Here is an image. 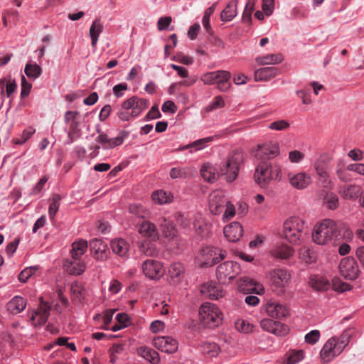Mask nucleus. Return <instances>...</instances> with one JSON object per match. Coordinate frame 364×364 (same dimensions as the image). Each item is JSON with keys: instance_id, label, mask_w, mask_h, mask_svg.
Segmentation results:
<instances>
[{"instance_id": "6e6552de", "label": "nucleus", "mask_w": 364, "mask_h": 364, "mask_svg": "<svg viewBox=\"0 0 364 364\" xmlns=\"http://www.w3.org/2000/svg\"><path fill=\"white\" fill-rule=\"evenodd\" d=\"M291 274L284 269H275L269 272L270 286L278 296H283L289 287Z\"/></svg>"}, {"instance_id": "a18cd8bd", "label": "nucleus", "mask_w": 364, "mask_h": 364, "mask_svg": "<svg viewBox=\"0 0 364 364\" xmlns=\"http://www.w3.org/2000/svg\"><path fill=\"white\" fill-rule=\"evenodd\" d=\"M300 258L306 264H312L316 261V254L308 247H303L299 252Z\"/></svg>"}, {"instance_id": "0eeeda50", "label": "nucleus", "mask_w": 364, "mask_h": 364, "mask_svg": "<svg viewBox=\"0 0 364 364\" xmlns=\"http://www.w3.org/2000/svg\"><path fill=\"white\" fill-rule=\"evenodd\" d=\"M199 318L204 326L214 328L221 323L222 313L217 305L205 302L200 306Z\"/></svg>"}, {"instance_id": "bf43d9fd", "label": "nucleus", "mask_w": 364, "mask_h": 364, "mask_svg": "<svg viewBox=\"0 0 364 364\" xmlns=\"http://www.w3.org/2000/svg\"><path fill=\"white\" fill-rule=\"evenodd\" d=\"M225 106V102L221 96H216L213 102L208 105L205 109L207 112H211L219 108H222Z\"/></svg>"}, {"instance_id": "6ab92c4d", "label": "nucleus", "mask_w": 364, "mask_h": 364, "mask_svg": "<svg viewBox=\"0 0 364 364\" xmlns=\"http://www.w3.org/2000/svg\"><path fill=\"white\" fill-rule=\"evenodd\" d=\"M260 327L265 331L269 332L277 336H284L289 332L288 326L275 321L271 318H263L259 323Z\"/></svg>"}, {"instance_id": "5701e85b", "label": "nucleus", "mask_w": 364, "mask_h": 364, "mask_svg": "<svg viewBox=\"0 0 364 364\" xmlns=\"http://www.w3.org/2000/svg\"><path fill=\"white\" fill-rule=\"evenodd\" d=\"M154 346L159 350L168 353L176 352L178 347V341L170 336H160L153 340Z\"/></svg>"}, {"instance_id": "79ce46f5", "label": "nucleus", "mask_w": 364, "mask_h": 364, "mask_svg": "<svg viewBox=\"0 0 364 364\" xmlns=\"http://www.w3.org/2000/svg\"><path fill=\"white\" fill-rule=\"evenodd\" d=\"M65 269L70 274L80 275L85 270V264L82 262H67Z\"/></svg>"}, {"instance_id": "1a4fd4ad", "label": "nucleus", "mask_w": 364, "mask_h": 364, "mask_svg": "<svg viewBox=\"0 0 364 364\" xmlns=\"http://www.w3.org/2000/svg\"><path fill=\"white\" fill-rule=\"evenodd\" d=\"M231 74L226 70H217L203 74L200 80L205 85L217 84V87L221 92H227L230 87V79Z\"/></svg>"}, {"instance_id": "7ed1b4c3", "label": "nucleus", "mask_w": 364, "mask_h": 364, "mask_svg": "<svg viewBox=\"0 0 364 364\" xmlns=\"http://www.w3.org/2000/svg\"><path fill=\"white\" fill-rule=\"evenodd\" d=\"M352 336L350 330L344 331L339 337L333 336L328 339L320 351L323 363H328L339 355L348 345Z\"/></svg>"}, {"instance_id": "13d9d810", "label": "nucleus", "mask_w": 364, "mask_h": 364, "mask_svg": "<svg viewBox=\"0 0 364 364\" xmlns=\"http://www.w3.org/2000/svg\"><path fill=\"white\" fill-rule=\"evenodd\" d=\"M326 203L329 209L335 210L338 207L339 200L338 196L333 193H328L326 196Z\"/></svg>"}, {"instance_id": "7c9ffc66", "label": "nucleus", "mask_w": 364, "mask_h": 364, "mask_svg": "<svg viewBox=\"0 0 364 364\" xmlns=\"http://www.w3.org/2000/svg\"><path fill=\"white\" fill-rule=\"evenodd\" d=\"M26 300L20 296H15L6 305L7 310L13 314H17L22 312L26 307Z\"/></svg>"}, {"instance_id": "052dcab7", "label": "nucleus", "mask_w": 364, "mask_h": 364, "mask_svg": "<svg viewBox=\"0 0 364 364\" xmlns=\"http://www.w3.org/2000/svg\"><path fill=\"white\" fill-rule=\"evenodd\" d=\"M83 290L82 286L79 282H74L71 284L70 292L74 299H80L82 296Z\"/></svg>"}, {"instance_id": "412c9836", "label": "nucleus", "mask_w": 364, "mask_h": 364, "mask_svg": "<svg viewBox=\"0 0 364 364\" xmlns=\"http://www.w3.org/2000/svg\"><path fill=\"white\" fill-rule=\"evenodd\" d=\"M200 293L205 297L210 299L218 300L225 295L223 289L215 282H208L200 287Z\"/></svg>"}, {"instance_id": "a878e982", "label": "nucleus", "mask_w": 364, "mask_h": 364, "mask_svg": "<svg viewBox=\"0 0 364 364\" xmlns=\"http://www.w3.org/2000/svg\"><path fill=\"white\" fill-rule=\"evenodd\" d=\"M223 232L228 241L235 242L242 236L243 228L240 223L233 222L224 228Z\"/></svg>"}, {"instance_id": "2f4dec72", "label": "nucleus", "mask_w": 364, "mask_h": 364, "mask_svg": "<svg viewBox=\"0 0 364 364\" xmlns=\"http://www.w3.org/2000/svg\"><path fill=\"white\" fill-rule=\"evenodd\" d=\"M237 1H230L220 14L222 21L228 22L232 21L237 15Z\"/></svg>"}, {"instance_id": "58836bf2", "label": "nucleus", "mask_w": 364, "mask_h": 364, "mask_svg": "<svg viewBox=\"0 0 364 364\" xmlns=\"http://www.w3.org/2000/svg\"><path fill=\"white\" fill-rule=\"evenodd\" d=\"M139 232L146 237L156 238L158 235L155 225L149 221L142 223Z\"/></svg>"}, {"instance_id": "9d476101", "label": "nucleus", "mask_w": 364, "mask_h": 364, "mask_svg": "<svg viewBox=\"0 0 364 364\" xmlns=\"http://www.w3.org/2000/svg\"><path fill=\"white\" fill-rule=\"evenodd\" d=\"M240 272L238 263L233 261H226L217 267L216 277L218 282L223 284H229Z\"/></svg>"}, {"instance_id": "393cba45", "label": "nucleus", "mask_w": 364, "mask_h": 364, "mask_svg": "<svg viewBox=\"0 0 364 364\" xmlns=\"http://www.w3.org/2000/svg\"><path fill=\"white\" fill-rule=\"evenodd\" d=\"M50 306L48 303L42 302L38 309L30 316V319L34 326H41L46 323L50 315Z\"/></svg>"}, {"instance_id": "c03bdc74", "label": "nucleus", "mask_w": 364, "mask_h": 364, "mask_svg": "<svg viewBox=\"0 0 364 364\" xmlns=\"http://www.w3.org/2000/svg\"><path fill=\"white\" fill-rule=\"evenodd\" d=\"M201 349L204 354L210 357H215L219 354L220 347L214 342L205 341L201 344Z\"/></svg>"}, {"instance_id": "bb28decb", "label": "nucleus", "mask_w": 364, "mask_h": 364, "mask_svg": "<svg viewBox=\"0 0 364 364\" xmlns=\"http://www.w3.org/2000/svg\"><path fill=\"white\" fill-rule=\"evenodd\" d=\"M110 246L114 254L126 259L129 257V244L123 238L113 239Z\"/></svg>"}, {"instance_id": "f257e3e1", "label": "nucleus", "mask_w": 364, "mask_h": 364, "mask_svg": "<svg viewBox=\"0 0 364 364\" xmlns=\"http://www.w3.org/2000/svg\"><path fill=\"white\" fill-rule=\"evenodd\" d=\"M353 232L346 223L325 219L315 225L312 232L313 241L319 245H338L341 240H351Z\"/></svg>"}, {"instance_id": "ea45409f", "label": "nucleus", "mask_w": 364, "mask_h": 364, "mask_svg": "<svg viewBox=\"0 0 364 364\" xmlns=\"http://www.w3.org/2000/svg\"><path fill=\"white\" fill-rule=\"evenodd\" d=\"M151 199L155 203L163 205L171 202L173 196L163 190H159L152 193Z\"/></svg>"}, {"instance_id": "49530a36", "label": "nucleus", "mask_w": 364, "mask_h": 364, "mask_svg": "<svg viewBox=\"0 0 364 364\" xmlns=\"http://www.w3.org/2000/svg\"><path fill=\"white\" fill-rule=\"evenodd\" d=\"M213 136H208L203 139L196 140L195 141L190 143L191 150L190 153L193 151H200L208 146V144L213 141Z\"/></svg>"}, {"instance_id": "e2e57ef3", "label": "nucleus", "mask_w": 364, "mask_h": 364, "mask_svg": "<svg viewBox=\"0 0 364 364\" xmlns=\"http://www.w3.org/2000/svg\"><path fill=\"white\" fill-rule=\"evenodd\" d=\"M35 129L33 128H29L27 129H25L21 137L19 139H16L14 140L15 143L16 144L22 145L31 136L35 133Z\"/></svg>"}, {"instance_id": "f3484780", "label": "nucleus", "mask_w": 364, "mask_h": 364, "mask_svg": "<svg viewBox=\"0 0 364 364\" xmlns=\"http://www.w3.org/2000/svg\"><path fill=\"white\" fill-rule=\"evenodd\" d=\"M128 135L127 132L121 131L116 137L109 138L105 133H100L97 136L96 141L102 145V149H110L122 144Z\"/></svg>"}, {"instance_id": "f704fd0d", "label": "nucleus", "mask_w": 364, "mask_h": 364, "mask_svg": "<svg viewBox=\"0 0 364 364\" xmlns=\"http://www.w3.org/2000/svg\"><path fill=\"white\" fill-rule=\"evenodd\" d=\"M104 29L103 25L99 18L95 19L90 28L89 34L91 38V45L93 48L96 47L100 35Z\"/></svg>"}, {"instance_id": "a19ab883", "label": "nucleus", "mask_w": 364, "mask_h": 364, "mask_svg": "<svg viewBox=\"0 0 364 364\" xmlns=\"http://www.w3.org/2000/svg\"><path fill=\"white\" fill-rule=\"evenodd\" d=\"M139 350L141 357L152 364H157L159 362V356L156 350L148 347H141Z\"/></svg>"}, {"instance_id": "20e7f679", "label": "nucleus", "mask_w": 364, "mask_h": 364, "mask_svg": "<svg viewBox=\"0 0 364 364\" xmlns=\"http://www.w3.org/2000/svg\"><path fill=\"white\" fill-rule=\"evenodd\" d=\"M208 206L210 213L213 215H220L223 213L222 219L224 223L231 220L235 215L234 205L227 200L222 191L216 190L209 195Z\"/></svg>"}, {"instance_id": "dca6fc26", "label": "nucleus", "mask_w": 364, "mask_h": 364, "mask_svg": "<svg viewBox=\"0 0 364 364\" xmlns=\"http://www.w3.org/2000/svg\"><path fill=\"white\" fill-rule=\"evenodd\" d=\"M341 275L347 279L353 280L358 277L359 268L353 257L343 258L339 265Z\"/></svg>"}, {"instance_id": "c85d7f7f", "label": "nucleus", "mask_w": 364, "mask_h": 364, "mask_svg": "<svg viewBox=\"0 0 364 364\" xmlns=\"http://www.w3.org/2000/svg\"><path fill=\"white\" fill-rule=\"evenodd\" d=\"M270 253L274 258L287 259L294 255V250L287 244H281L273 247Z\"/></svg>"}, {"instance_id": "680f3d73", "label": "nucleus", "mask_w": 364, "mask_h": 364, "mask_svg": "<svg viewBox=\"0 0 364 364\" xmlns=\"http://www.w3.org/2000/svg\"><path fill=\"white\" fill-rule=\"evenodd\" d=\"M306 343L314 345L316 343L320 338V331L318 330H312L305 336Z\"/></svg>"}, {"instance_id": "2eb2a0df", "label": "nucleus", "mask_w": 364, "mask_h": 364, "mask_svg": "<svg viewBox=\"0 0 364 364\" xmlns=\"http://www.w3.org/2000/svg\"><path fill=\"white\" fill-rule=\"evenodd\" d=\"M92 256L97 260L103 262L108 259L109 251L107 244L101 239L94 238L90 241Z\"/></svg>"}, {"instance_id": "473e14b6", "label": "nucleus", "mask_w": 364, "mask_h": 364, "mask_svg": "<svg viewBox=\"0 0 364 364\" xmlns=\"http://www.w3.org/2000/svg\"><path fill=\"white\" fill-rule=\"evenodd\" d=\"M196 232L202 237H208L210 233L211 225L202 216H198L193 222Z\"/></svg>"}, {"instance_id": "423d86ee", "label": "nucleus", "mask_w": 364, "mask_h": 364, "mask_svg": "<svg viewBox=\"0 0 364 364\" xmlns=\"http://www.w3.org/2000/svg\"><path fill=\"white\" fill-rule=\"evenodd\" d=\"M305 230V222L302 219L289 217L283 223L282 234L289 242L298 245L302 239Z\"/></svg>"}, {"instance_id": "338daca9", "label": "nucleus", "mask_w": 364, "mask_h": 364, "mask_svg": "<svg viewBox=\"0 0 364 364\" xmlns=\"http://www.w3.org/2000/svg\"><path fill=\"white\" fill-rule=\"evenodd\" d=\"M304 159V154L298 150H294L289 152V159L291 163H300Z\"/></svg>"}, {"instance_id": "774afa93", "label": "nucleus", "mask_w": 364, "mask_h": 364, "mask_svg": "<svg viewBox=\"0 0 364 364\" xmlns=\"http://www.w3.org/2000/svg\"><path fill=\"white\" fill-rule=\"evenodd\" d=\"M114 311H115V310H112V309H107L104 311L103 316H102L103 323H104V326L102 327L103 329H105V330L109 329L108 327V325L112 320V316H113Z\"/></svg>"}, {"instance_id": "c756f323", "label": "nucleus", "mask_w": 364, "mask_h": 364, "mask_svg": "<svg viewBox=\"0 0 364 364\" xmlns=\"http://www.w3.org/2000/svg\"><path fill=\"white\" fill-rule=\"evenodd\" d=\"M309 284L311 288L318 291H327L331 287L328 279L319 275L311 276Z\"/></svg>"}, {"instance_id": "aec40b11", "label": "nucleus", "mask_w": 364, "mask_h": 364, "mask_svg": "<svg viewBox=\"0 0 364 364\" xmlns=\"http://www.w3.org/2000/svg\"><path fill=\"white\" fill-rule=\"evenodd\" d=\"M201 253L203 264L209 267L214 265L226 257L225 251L215 247H207L202 250Z\"/></svg>"}, {"instance_id": "39448f33", "label": "nucleus", "mask_w": 364, "mask_h": 364, "mask_svg": "<svg viewBox=\"0 0 364 364\" xmlns=\"http://www.w3.org/2000/svg\"><path fill=\"white\" fill-rule=\"evenodd\" d=\"M282 178V169L277 164L261 162L255 168V181L261 188H266L271 182L279 181Z\"/></svg>"}, {"instance_id": "69168bd1", "label": "nucleus", "mask_w": 364, "mask_h": 364, "mask_svg": "<svg viewBox=\"0 0 364 364\" xmlns=\"http://www.w3.org/2000/svg\"><path fill=\"white\" fill-rule=\"evenodd\" d=\"M48 177L47 176H43L38 182L33 186L31 190V195H37L41 193L44 186L47 183Z\"/></svg>"}, {"instance_id": "4be33fe9", "label": "nucleus", "mask_w": 364, "mask_h": 364, "mask_svg": "<svg viewBox=\"0 0 364 364\" xmlns=\"http://www.w3.org/2000/svg\"><path fill=\"white\" fill-rule=\"evenodd\" d=\"M289 184L297 190L306 188L312 181L311 176L306 172H299L296 173H288Z\"/></svg>"}, {"instance_id": "ddd939ff", "label": "nucleus", "mask_w": 364, "mask_h": 364, "mask_svg": "<svg viewBox=\"0 0 364 364\" xmlns=\"http://www.w3.org/2000/svg\"><path fill=\"white\" fill-rule=\"evenodd\" d=\"M141 270L144 276L151 280H159L165 273L163 264L152 259H146L142 262Z\"/></svg>"}, {"instance_id": "f8f14e48", "label": "nucleus", "mask_w": 364, "mask_h": 364, "mask_svg": "<svg viewBox=\"0 0 364 364\" xmlns=\"http://www.w3.org/2000/svg\"><path fill=\"white\" fill-rule=\"evenodd\" d=\"M266 314L272 318L284 320L289 317L291 311L284 303L277 300H269L264 305Z\"/></svg>"}, {"instance_id": "72a5a7b5", "label": "nucleus", "mask_w": 364, "mask_h": 364, "mask_svg": "<svg viewBox=\"0 0 364 364\" xmlns=\"http://www.w3.org/2000/svg\"><path fill=\"white\" fill-rule=\"evenodd\" d=\"M185 268L183 265L179 262L173 263L168 269L169 276L173 284H178L182 280Z\"/></svg>"}, {"instance_id": "864d4df0", "label": "nucleus", "mask_w": 364, "mask_h": 364, "mask_svg": "<svg viewBox=\"0 0 364 364\" xmlns=\"http://www.w3.org/2000/svg\"><path fill=\"white\" fill-rule=\"evenodd\" d=\"M216 4L217 3L213 4L211 6L208 7L204 12V15L202 19V23L203 27L207 31H209L210 29V18L215 10Z\"/></svg>"}, {"instance_id": "8fccbe9b", "label": "nucleus", "mask_w": 364, "mask_h": 364, "mask_svg": "<svg viewBox=\"0 0 364 364\" xmlns=\"http://www.w3.org/2000/svg\"><path fill=\"white\" fill-rule=\"evenodd\" d=\"M149 102L146 99L139 98L136 96L134 108L132 110V116L138 117L144 109L148 107Z\"/></svg>"}, {"instance_id": "603ef678", "label": "nucleus", "mask_w": 364, "mask_h": 364, "mask_svg": "<svg viewBox=\"0 0 364 364\" xmlns=\"http://www.w3.org/2000/svg\"><path fill=\"white\" fill-rule=\"evenodd\" d=\"M38 269V266H31L23 269L18 274V280L25 283Z\"/></svg>"}, {"instance_id": "09e8293b", "label": "nucleus", "mask_w": 364, "mask_h": 364, "mask_svg": "<svg viewBox=\"0 0 364 364\" xmlns=\"http://www.w3.org/2000/svg\"><path fill=\"white\" fill-rule=\"evenodd\" d=\"M235 328L241 333H249L253 331L254 325L247 320L240 318L235 321Z\"/></svg>"}, {"instance_id": "de8ad7c7", "label": "nucleus", "mask_w": 364, "mask_h": 364, "mask_svg": "<svg viewBox=\"0 0 364 364\" xmlns=\"http://www.w3.org/2000/svg\"><path fill=\"white\" fill-rule=\"evenodd\" d=\"M62 197L59 194H53L48 208V215L50 220H53L59 210Z\"/></svg>"}, {"instance_id": "3c124183", "label": "nucleus", "mask_w": 364, "mask_h": 364, "mask_svg": "<svg viewBox=\"0 0 364 364\" xmlns=\"http://www.w3.org/2000/svg\"><path fill=\"white\" fill-rule=\"evenodd\" d=\"M304 358V353L301 350L290 351L286 359L287 364H296Z\"/></svg>"}, {"instance_id": "f03ea898", "label": "nucleus", "mask_w": 364, "mask_h": 364, "mask_svg": "<svg viewBox=\"0 0 364 364\" xmlns=\"http://www.w3.org/2000/svg\"><path fill=\"white\" fill-rule=\"evenodd\" d=\"M243 160L244 153L242 151H233L227 161L220 166V174L225 176L228 182H232L238 176L239 168ZM200 174L205 181L213 183L216 181L219 173L216 172L210 164H205L200 168Z\"/></svg>"}, {"instance_id": "e433bc0d", "label": "nucleus", "mask_w": 364, "mask_h": 364, "mask_svg": "<svg viewBox=\"0 0 364 364\" xmlns=\"http://www.w3.org/2000/svg\"><path fill=\"white\" fill-rule=\"evenodd\" d=\"M87 248V242L85 240H81L74 242L72 245L70 250L71 257L75 260H78L85 253Z\"/></svg>"}, {"instance_id": "c9c22d12", "label": "nucleus", "mask_w": 364, "mask_h": 364, "mask_svg": "<svg viewBox=\"0 0 364 364\" xmlns=\"http://www.w3.org/2000/svg\"><path fill=\"white\" fill-rule=\"evenodd\" d=\"M284 60L281 54H267L263 56H258L256 58L255 61L258 65H277L282 63Z\"/></svg>"}, {"instance_id": "4c0bfd02", "label": "nucleus", "mask_w": 364, "mask_h": 364, "mask_svg": "<svg viewBox=\"0 0 364 364\" xmlns=\"http://www.w3.org/2000/svg\"><path fill=\"white\" fill-rule=\"evenodd\" d=\"M159 223L164 237L172 239L176 236V231L171 221L165 218H161L159 220Z\"/></svg>"}, {"instance_id": "b1692460", "label": "nucleus", "mask_w": 364, "mask_h": 364, "mask_svg": "<svg viewBox=\"0 0 364 364\" xmlns=\"http://www.w3.org/2000/svg\"><path fill=\"white\" fill-rule=\"evenodd\" d=\"M338 193L343 199L355 201L360 199L364 191L359 185L347 184L341 186Z\"/></svg>"}, {"instance_id": "4468645a", "label": "nucleus", "mask_w": 364, "mask_h": 364, "mask_svg": "<svg viewBox=\"0 0 364 364\" xmlns=\"http://www.w3.org/2000/svg\"><path fill=\"white\" fill-rule=\"evenodd\" d=\"M314 166L322 186L328 187L331 181L329 177L330 165L327 158L320 156L314 162Z\"/></svg>"}, {"instance_id": "6e6d98bb", "label": "nucleus", "mask_w": 364, "mask_h": 364, "mask_svg": "<svg viewBox=\"0 0 364 364\" xmlns=\"http://www.w3.org/2000/svg\"><path fill=\"white\" fill-rule=\"evenodd\" d=\"M139 250L144 254L146 256H154L156 254V251L154 247V245L150 242L144 241L139 246Z\"/></svg>"}, {"instance_id": "4d7b16f0", "label": "nucleus", "mask_w": 364, "mask_h": 364, "mask_svg": "<svg viewBox=\"0 0 364 364\" xmlns=\"http://www.w3.org/2000/svg\"><path fill=\"white\" fill-rule=\"evenodd\" d=\"M290 124L284 119H279L270 123L268 128L275 131H284L289 128Z\"/></svg>"}, {"instance_id": "5fc2aeb1", "label": "nucleus", "mask_w": 364, "mask_h": 364, "mask_svg": "<svg viewBox=\"0 0 364 364\" xmlns=\"http://www.w3.org/2000/svg\"><path fill=\"white\" fill-rule=\"evenodd\" d=\"M254 0H248L245 4V10L242 14V21L245 23H250L252 20V13L254 10Z\"/></svg>"}, {"instance_id": "0e129e2a", "label": "nucleus", "mask_w": 364, "mask_h": 364, "mask_svg": "<svg viewBox=\"0 0 364 364\" xmlns=\"http://www.w3.org/2000/svg\"><path fill=\"white\" fill-rule=\"evenodd\" d=\"M128 90V85L125 82L119 83L113 87V94L117 97H122L124 95V92Z\"/></svg>"}, {"instance_id": "cd10ccee", "label": "nucleus", "mask_w": 364, "mask_h": 364, "mask_svg": "<svg viewBox=\"0 0 364 364\" xmlns=\"http://www.w3.org/2000/svg\"><path fill=\"white\" fill-rule=\"evenodd\" d=\"M279 73V69L275 67H264L259 68L255 71V80L257 82L268 81L276 77Z\"/></svg>"}, {"instance_id": "37998d69", "label": "nucleus", "mask_w": 364, "mask_h": 364, "mask_svg": "<svg viewBox=\"0 0 364 364\" xmlns=\"http://www.w3.org/2000/svg\"><path fill=\"white\" fill-rule=\"evenodd\" d=\"M26 76L33 80L37 79L42 73V69L36 63H27L24 68Z\"/></svg>"}, {"instance_id": "a211bd4d", "label": "nucleus", "mask_w": 364, "mask_h": 364, "mask_svg": "<svg viewBox=\"0 0 364 364\" xmlns=\"http://www.w3.org/2000/svg\"><path fill=\"white\" fill-rule=\"evenodd\" d=\"M279 154V146L277 142H266L257 146L254 151L255 157L261 159H273Z\"/></svg>"}, {"instance_id": "9b49d317", "label": "nucleus", "mask_w": 364, "mask_h": 364, "mask_svg": "<svg viewBox=\"0 0 364 364\" xmlns=\"http://www.w3.org/2000/svg\"><path fill=\"white\" fill-rule=\"evenodd\" d=\"M79 113L75 111H67L65 113L64 121L68 126L66 144H71L82 136V132L80 128V122L77 117Z\"/></svg>"}]
</instances>
